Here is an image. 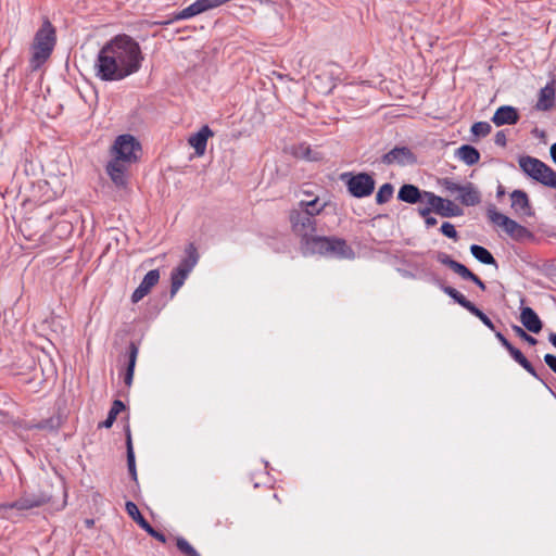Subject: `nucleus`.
Instances as JSON below:
<instances>
[{
  "instance_id": "nucleus-1",
  "label": "nucleus",
  "mask_w": 556,
  "mask_h": 556,
  "mask_svg": "<svg viewBox=\"0 0 556 556\" xmlns=\"http://www.w3.org/2000/svg\"><path fill=\"white\" fill-rule=\"evenodd\" d=\"M143 60L140 45L129 35L119 34L100 49L93 68L102 81H117L137 73Z\"/></svg>"
},
{
  "instance_id": "nucleus-2",
  "label": "nucleus",
  "mask_w": 556,
  "mask_h": 556,
  "mask_svg": "<svg viewBox=\"0 0 556 556\" xmlns=\"http://www.w3.org/2000/svg\"><path fill=\"white\" fill-rule=\"evenodd\" d=\"M111 152L114 157L108 163L106 173L117 187H124L127 184V165L139 160L141 144L132 135L124 134L116 137Z\"/></svg>"
},
{
  "instance_id": "nucleus-3",
  "label": "nucleus",
  "mask_w": 556,
  "mask_h": 556,
  "mask_svg": "<svg viewBox=\"0 0 556 556\" xmlns=\"http://www.w3.org/2000/svg\"><path fill=\"white\" fill-rule=\"evenodd\" d=\"M326 203L320 202L318 197L309 200H301L288 213V220L291 231L304 240L317 231L316 216L323 213Z\"/></svg>"
},
{
  "instance_id": "nucleus-4",
  "label": "nucleus",
  "mask_w": 556,
  "mask_h": 556,
  "mask_svg": "<svg viewBox=\"0 0 556 556\" xmlns=\"http://www.w3.org/2000/svg\"><path fill=\"white\" fill-rule=\"evenodd\" d=\"M55 45V29L49 21H46L35 35L30 64L38 68L50 56Z\"/></svg>"
},
{
  "instance_id": "nucleus-5",
  "label": "nucleus",
  "mask_w": 556,
  "mask_h": 556,
  "mask_svg": "<svg viewBox=\"0 0 556 556\" xmlns=\"http://www.w3.org/2000/svg\"><path fill=\"white\" fill-rule=\"evenodd\" d=\"M486 216L493 225L501 227L506 235L517 242L532 241L535 238L527 227L500 213L494 204L486 207Z\"/></svg>"
},
{
  "instance_id": "nucleus-6",
  "label": "nucleus",
  "mask_w": 556,
  "mask_h": 556,
  "mask_svg": "<svg viewBox=\"0 0 556 556\" xmlns=\"http://www.w3.org/2000/svg\"><path fill=\"white\" fill-rule=\"evenodd\" d=\"M431 281L440 288L442 292H444L446 295H448L455 303L467 309L470 314L479 318L484 326H486L490 330L495 331V326L493 321L479 308L477 307L472 302H470L463 293H460L455 288L447 286L444 283V281L433 276Z\"/></svg>"
},
{
  "instance_id": "nucleus-7",
  "label": "nucleus",
  "mask_w": 556,
  "mask_h": 556,
  "mask_svg": "<svg viewBox=\"0 0 556 556\" xmlns=\"http://www.w3.org/2000/svg\"><path fill=\"white\" fill-rule=\"evenodd\" d=\"M426 195L427 206L418 207V214L420 216H427L431 212L445 218L458 217L464 214V210L452 200L441 198L433 192H428Z\"/></svg>"
},
{
  "instance_id": "nucleus-8",
  "label": "nucleus",
  "mask_w": 556,
  "mask_h": 556,
  "mask_svg": "<svg viewBox=\"0 0 556 556\" xmlns=\"http://www.w3.org/2000/svg\"><path fill=\"white\" fill-rule=\"evenodd\" d=\"M340 179L345 184L349 193L357 199L369 197L376 186L374 177L368 173H343Z\"/></svg>"
},
{
  "instance_id": "nucleus-9",
  "label": "nucleus",
  "mask_w": 556,
  "mask_h": 556,
  "mask_svg": "<svg viewBox=\"0 0 556 556\" xmlns=\"http://www.w3.org/2000/svg\"><path fill=\"white\" fill-rule=\"evenodd\" d=\"M52 494L45 490L37 492H24L20 498L5 505V508L28 510L31 508L43 506L52 500Z\"/></svg>"
},
{
  "instance_id": "nucleus-10",
  "label": "nucleus",
  "mask_w": 556,
  "mask_h": 556,
  "mask_svg": "<svg viewBox=\"0 0 556 556\" xmlns=\"http://www.w3.org/2000/svg\"><path fill=\"white\" fill-rule=\"evenodd\" d=\"M381 162L384 165L397 164L400 166H406L416 164L417 157L409 148L395 147L382 155Z\"/></svg>"
},
{
  "instance_id": "nucleus-11",
  "label": "nucleus",
  "mask_w": 556,
  "mask_h": 556,
  "mask_svg": "<svg viewBox=\"0 0 556 556\" xmlns=\"http://www.w3.org/2000/svg\"><path fill=\"white\" fill-rule=\"evenodd\" d=\"M327 257L339 260H353L354 250L348 244L346 240L339 237H329L327 247Z\"/></svg>"
},
{
  "instance_id": "nucleus-12",
  "label": "nucleus",
  "mask_w": 556,
  "mask_h": 556,
  "mask_svg": "<svg viewBox=\"0 0 556 556\" xmlns=\"http://www.w3.org/2000/svg\"><path fill=\"white\" fill-rule=\"evenodd\" d=\"M328 238L326 236L309 235L300 241L303 255L319 254L327 257Z\"/></svg>"
},
{
  "instance_id": "nucleus-13",
  "label": "nucleus",
  "mask_w": 556,
  "mask_h": 556,
  "mask_svg": "<svg viewBox=\"0 0 556 556\" xmlns=\"http://www.w3.org/2000/svg\"><path fill=\"white\" fill-rule=\"evenodd\" d=\"M526 302L525 298L520 299V321L522 326L530 332L539 333L543 328V323L540 319L539 315L534 312L533 308L529 306H523Z\"/></svg>"
},
{
  "instance_id": "nucleus-14",
  "label": "nucleus",
  "mask_w": 556,
  "mask_h": 556,
  "mask_svg": "<svg viewBox=\"0 0 556 556\" xmlns=\"http://www.w3.org/2000/svg\"><path fill=\"white\" fill-rule=\"evenodd\" d=\"M428 192L429 191L419 189L415 185L404 184L397 192V200L408 204L427 202L426 194H428Z\"/></svg>"
},
{
  "instance_id": "nucleus-15",
  "label": "nucleus",
  "mask_w": 556,
  "mask_h": 556,
  "mask_svg": "<svg viewBox=\"0 0 556 556\" xmlns=\"http://www.w3.org/2000/svg\"><path fill=\"white\" fill-rule=\"evenodd\" d=\"M160 280V271L159 269H152L146 274L142 281L138 286V288L132 292L131 294V302L138 303L141 301L146 295L150 293L152 288L159 282Z\"/></svg>"
},
{
  "instance_id": "nucleus-16",
  "label": "nucleus",
  "mask_w": 556,
  "mask_h": 556,
  "mask_svg": "<svg viewBox=\"0 0 556 556\" xmlns=\"http://www.w3.org/2000/svg\"><path fill=\"white\" fill-rule=\"evenodd\" d=\"M520 118L519 112L515 106L502 105L497 108L491 121L496 126L515 125Z\"/></svg>"
},
{
  "instance_id": "nucleus-17",
  "label": "nucleus",
  "mask_w": 556,
  "mask_h": 556,
  "mask_svg": "<svg viewBox=\"0 0 556 556\" xmlns=\"http://www.w3.org/2000/svg\"><path fill=\"white\" fill-rule=\"evenodd\" d=\"M511 199V208L516 214H520L523 216L532 217L534 212L531 207L530 200L528 194L523 190H514L510 193Z\"/></svg>"
},
{
  "instance_id": "nucleus-18",
  "label": "nucleus",
  "mask_w": 556,
  "mask_h": 556,
  "mask_svg": "<svg viewBox=\"0 0 556 556\" xmlns=\"http://www.w3.org/2000/svg\"><path fill=\"white\" fill-rule=\"evenodd\" d=\"M509 355L513 357V359L519 364L527 372H529L532 377L541 381L546 389L556 397V394L554 391L546 384V382L540 377L536 369L533 367V365L527 359V357L522 354L520 350L515 348L513 344L507 349Z\"/></svg>"
},
{
  "instance_id": "nucleus-19",
  "label": "nucleus",
  "mask_w": 556,
  "mask_h": 556,
  "mask_svg": "<svg viewBox=\"0 0 556 556\" xmlns=\"http://www.w3.org/2000/svg\"><path fill=\"white\" fill-rule=\"evenodd\" d=\"M555 80L552 79L539 92V99L535 109L539 111H549L555 105Z\"/></svg>"
},
{
  "instance_id": "nucleus-20",
  "label": "nucleus",
  "mask_w": 556,
  "mask_h": 556,
  "mask_svg": "<svg viewBox=\"0 0 556 556\" xmlns=\"http://www.w3.org/2000/svg\"><path fill=\"white\" fill-rule=\"evenodd\" d=\"M518 163H519L521 170L526 175H528L530 178H532L533 180H536L539 182L540 177H541L540 169H542V161L541 160L530 156V155H525V156L519 157Z\"/></svg>"
},
{
  "instance_id": "nucleus-21",
  "label": "nucleus",
  "mask_w": 556,
  "mask_h": 556,
  "mask_svg": "<svg viewBox=\"0 0 556 556\" xmlns=\"http://www.w3.org/2000/svg\"><path fill=\"white\" fill-rule=\"evenodd\" d=\"M458 200L463 205L475 206L481 202V193L472 182L462 186Z\"/></svg>"
},
{
  "instance_id": "nucleus-22",
  "label": "nucleus",
  "mask_w": 556,
  "mask_h": 556,
  "mask_svg": "<svg viewBox=\"0 0 556 556\" xmlns=\"http://www.w3.org/2000/svg\"><path fill=\"white\" fill-rule=\"evenodd\" d=\"M212 136L213 131L205 125L189 138V143L194 149L197 155L201 156L205 153L207 139Z\"/></svg>"
},
{
  "instance_id": "nucleus-23",
  "label": "nucleus",
  "mask_w": 556,
  "mask_h": 556,
  "mask_svg": "<svg viewBox=\"0 0 556 556\" xmlns=\"http://www.w3.org/2000/svg\"><path fill=\"white\" fill-rule=\"evenodd\" d=\"M455 157L468 166H472L480 161V152L471 144H463L455 150Z\"/></svg>"
},
{
  "instance_id": "nucleus-24",
  "label": "nucleus",
  "mask_w": 556,
  "mask_h": 556,
  "mask_svg": "<svg viewBox=\"0 0 556 556\" xmlns=\"http://www.w3.org/2000/svg\"><path fill=\"white\" fill-rule=\"evenodd\" d=\"M205 1L206 0H197L189 7L185 8L184 10L175 13L173 15V18L168 23L175 22V21H180V20H187V18L193 17L202 12L207 11L208 5L205 4Z\"/></svg>"
},
{
  "instance_id": "nucleus-25",
  "label": "nucleus",
  "mask_w": 556,
  "mask_h": 556,
  "mask_svg": "<svg viewBox=\"0 0 556 556\" xmlns=\"http://www.w3.org/2000/svg\"><path fill=\"white\" fill-rule=\"evenodd\" d=\"M470 252H471L472 256L480 263H482L484 265H491V266H494L495 268H498V264H497L496 260L494 258L492 253L486 248L479 245V244H472L470 247Z\"/></svg>"
},
{
  "instance_id": "nucleus-26",
  "label": "nucleus",
  "mask_w": 556,
  "mask_h": 556,
  "mask_svg": "<svg viewBox=\"0 0 556 556\" xmlns=\"http://www.w3.org/2000/svg\"><path fill=\"white\" fill-rule=\"evenodd\" d=\"M186 256L180 261L177 267L191 273L199 261V253L194 243H189L185 250Z\"/></svg>"
},
{
  "instance_id": "nucleus-27",
  "label": "nucleus",
  "mask_w": 556,
  "mask_h": 556,
  "mask_svg": "<svg viewBox=\"0 0 556 556\" xmlns=\"http://www.w3.org/2000/svg\"><path fill=\"white\" fill-rule=\"evenodd\" d=\"M126 450H127V467L129 475L134 481H137V469H136V459L135 452L132 447L131 432L129 426L126 427Z\"/></svg>"
},
{
  "instance_id": "nucleus-28",
  "label": "nucleus",
  "mask_w": 556,
  "mask_h": 556,
  "mask_svg": "<svg viewBox=\"0 0 556 556\" xmlns=\"http://www.w3.org/2000/svg\"><path fill=\"white\" fill-rule=\"evenodd\" d=\"M189 274H190L189 271H187L186 269L179 268V267H176L172 270V274H170V281H172L170 298H174L176 295L178 290L185 283V280L188 278Z\"/></svg>"
},
{
  "instance_id": "nucleus-29",
  "label": "nucleus",
  "mask_w": 556,
  "mask_h": 556,
  "mask_svg": "<svg viewBox=\"0 0 556 556\" xmlns=\"http://www.w3.org/2000/svg\"><path fill=\"white\" fill-rule=\"evenodd\" d=\"M437 261L441 263L442 265L447 266L450 269H452L455 274H457L459 277L467 268L464 264L453 260L448 254L444 252H438L437 253Z\"/></svg>"
},
{
  "instance_id": "nucleus-30",
  "label": "nucleus",
  "mask_w": 556,
  "mask_h": 556,
  "mask_svg": "<svg viewBox=\"0 0 556 556\" xmlns=\"http://www.w3.org/2000/svg\"><path fill=\"white\" fill-rule=\"evenodd\" d=\"M126 408L121 400H114L105 420L99 424V428H111L116 420L117 415Z\"/></svg>"
},
{
  "instance_id": "nucleus-31",
  "label": "nucleus",
  "mask_w": 556,
  "mask_h": 556,
  "mask_svg": "<svg viewBox=\"0 0 556 556\" xmlns=\"http://www.w3.org/2000/svg\"><path fill=\"white\" fill-rule=\"evenodd\" d=\"M540 173L541 177L539 182L546 187L556 189V172L542 162V169H540Z\"/></svg>"
},
{
  "instance_id": "nucleus-32",
  "label": "nucleus",
  "mask_w": 556,
  "mask_h": 556,
  "mask_svg": "<svg viewBox=\"0 0 556 556\" xmlns=\"http://www.w3.org/2000/svg\"><path fill=\"white\" fill-rule=\"evenodd\" d=\"M125 509L127 511V514L132 518L134 521L137 522V525L141 528V529H144V527L147 525H149V522L147 521V519L141 515L138 506L131 502V501H127L126 504H125Z\"/></svg>"
},
{
  "instance_id": "nucleus-33",
  "label": "nucleus",
  "mask_w": 556,
  "mask_h": 556,
  "mask_svg": "<svg viewBox=\"0 0 556 556\" xmlns=\"http://www.w3.org/2000/svg\"><path fill=\"white\" fill-rule=\"evenodd\" d=\"M62 425V418L60 415L51 416L47 419L39 421L35 428L40 430L56 431Z\"/></svg>"
},
{
  "instance_id": "nucleus-34",
  "label": "nucleus",
  "mask_w": 556,
  "mask_h": 556,
  "mask_svg": "<svg viewBox=\"0 0 556 556\" xmlns=\"http://www.w3.org/2000/svg\"><path fill=\"white\" fill-rule=\"evenodd\" d=\"M393 192H394V187L392 184H390V182L383 184L379 188V190L376 194L377 204H384V203L389 202L393 195Z\"/></svg>"
},
{
  "instance_id": "nucleus-35",
  "label": "nucleus",
  "mask_w": 556,
  "mask_h": 556,
  "mask_svg": "<svg viewBox=\"0 0 556 556\" xmlns=\"http://www.w3.org/2000/svg\"><path fill=\"white\" fill-rule=\"evenodd\" d=\"M313 151L306 143H301L292 148V154L295 157L305 159L308 161H315L316 157L312 155Z\"/></svg>"
},
{
  "instance_id": "nucleus-36",
  "label": "nucleus",
  "mask_w": 556,
  "mask_h": 556,
  "mask_svg": "<svg viewBox=\"0 0 556 556\" xmlns=\"http://www.w3.org/2000/svg\"><path fill=\"white\" fill-rule=\"evenodd\" d=\"M139 353V344L135 341H131L128 345V350L125 354L127 358V365L126 368L135 369L136 362Z\"/></svg>"
},
{
  "instance_id": "nucleus-37",
  "label": "nucleus",
  "mask_w": 556,
  "mask_h": 556,
  "mask_svg": "<svg viewBox=\"0 0 556 556\" xmlns=\"http://www.w3.org/2000/svg\"><path fill=\"white\" fill-rule=\"evenodd\" d=\"M492 130L491 125L488 122H477L471 126V134L476 137H485Z\"/></svg>"
},
{
  "instance_id": "nucleus-38",
  "label": "nucleus",
  "mask_w": 556,
  "mask_h": 556,
  "mask_svg": "<svg viewBox=\"0 0 556 556\" xmlns=\"http://www.w3.org/2000/svg\"><path fill=\"white\" fill-rule=\"evenodd\" d=\"M176 546L186 556H200L197 549L185 538H177Z\"/></svg>"
},
{
  "instance_id": "nucleus-39",
  "label": "nucleus",
  "mask_w": 556,
  "mask_h": 556,
  "mask_svg": "<svg viewBox=\"0 0 556 556\" xmlns=\"http://www.w3.org/2000/svg\"><path fill=\"white\" fill-rule=\"evenodd\" d=\"M460 278L464 280H469L472 283H475L480 290L485 291L486 286L485 283L469 268H466L465 271L462 274Z\"/></svg>"
},
{
  "instance_id": "nucleus-40",
  "label": "nucleus",
  "mask_w": 556,
  "mask_h": 556,
  "mask_svg": "<svg viewBox=\"0 0 556 556\" xmlns=\"http://www.w3.org/2000/svg\"><path fill=\"white\" fill-rule=\"evenodd\" d=\"M440 231L443 236L453 239L454 241L458 240V232L455 229V226L448 222H444L441 225Z\"/></svg>"
},
{
  "instance_id": "nucleus-41",
  "label": "nucleus",
  "mask_w": 556,
  "mask_h": 556,
  "mask_svg": "<svg viewBox=\"0 0 556 556\" xmlns=\"http://www.w3.org/2000/svg\"><path fill=\"white\" fill-rule=\"evenodd\" d=\"M513 330L520 339L528 342L530 345H535L538 343V340L531 334L527 333L521 327L514 325Z\"/></svg>"
},
{
  "instance_id": "nucleus-42",
  "label": "nucleus",
  "mask_w": 556,
  "mask_h": 556,
  "mask_svg": "<svg viewBox=\"0 0 556 556\" xmlns=\"http://www.w3.org/2000/svg\"><path fill=\"white\" fill-rule=\"evenodd\" d=\"M440 184L444 188V190L451 194L456 193V192L459 193V190L463 186V185L454 182L450 178H443Z\"/></svg>"
},
{
  "instance_id": "nucleus-43",
  "label": "nucleus",
  "mask_w": 556,
  "mask_h": 556,
  "mask_svg": "<svg viewBox=\"0 0 556 556\" xmlns=\"http://www.w3.org/2000/svg\"><path fill=\"white\" fill-rule=\"evenodd\" d=\"M148 534H150L152 538L156 539L157 541L165 543L166 536L164 533L155 530L150 523L147 525L143 529Z\"/></svg>"
},
{
  "instance_id": "nucleus-44",
  "label": "nucleus",
  "mask_w": 556,
  "mask_h": 556,
  "mask_svg": "<svg viewBox=\"0 0 556 556\" xmlns=\"http://www.w3.org/2000/svg\"><path fill=\"white\" fill-rule=\"evenodd\" d=\"M544 362L548 366V368L556 374V355L545 354Z\"/></svg>"
},
{
  "instance_id": "nucleus-45",
  "label": "nucleus",
  "mask_w": 556,
  "mask_h": 556,
  "mask_svg": "<svg viewBox=\"0 0 556 556\" xmlns=\"http://www.w3.org/2000/svg\"><path fill=\"white\" fill-rule=\"evenodd\" d=\"M494 142L495 144L500 146V147H505L506 143H507V138H506V134L504 130H500L496 132L495 137H494Z\"/></svg>"
},
{
  "instance_id": "nucleus-46",
  "label": "nucleus",
  "mask_w": 556,
  "mask_h": 556,
  "mask_svg": "<svg viewBox=\"0 0 556 556\" xmlns=\"http://www.w3.org/2000/svg\"><path fill=\"white\" fill-rule=\"evenodd\" d=\"M135 369L126 368L125 376H124V382L126 386L130 387L134 379Z\"/></svg>"
},
{
  "instance_id": "nucleus-47",
  "label": "nucleus",
  "mask_w": 556,
  "mask_h": 556,
  "mask_svg": "<svg viewBox=\"0 0 556 556\" xmlns=\"http://www.w3.org/2000/svg\"><path fill=\"white\" fill-rule=\"evenodd\" d=\"M494 332H495L496 339L507 350L511 345V343L506 339V337L502 332H500V331H494Z\"/></svg>"
},
{
  "instance_id": "nucleus-48",
  "label": "nucleus",
  "mask_w": 556,
  "mask_h": 556,
  "mask_svg": "<svg viewBox=\"0 0 556 556\" xmlns=\"http://www.w3.org/2000/svg\"><path fill=\"white\" fill-rule=\"evenodd\" d=\"M422 217L425 218V223H426L427 227H433V226H435L438 224L437 218L430 216V214L427 215V216H422Z\"/></svg>"
},
{
  "instance_id": "nucleus-49",
  "label": "nucleus",
  "mask_w": 556,
  "mask_h": 556,
  "mask_svg": "<svg viewBox=\"0 0 556 556\" xmlns=\"http://www.w3.org/2000/svg\"><path fill=\"white\" fill-rule=\"evenodd\" d=\"M549 153L553 162L556 164V142L551 146Z\"/></svg>"
},
{
  "instance_id": "nucleus-50",
  "label": "nucleus",
  "mask_w": 556,
  "mask_h": 556,
  "mask_svg": "<svg viewBox=\"0 0 556 556\" xmlns=\"http://www.w3.org/2000/svg\"><path fill=\"white\" fill-rule=\"evenodd\" d=\"M504 194H505L504 187L502 185H498L497 190H496V197L502 198Z\"/></svg>"
},
{
  "instance_id": "nucleus-51",
  "label": "nucleus",
  "mask_w": 556,
  "mask_h": 556,
  "mask_svg": "<svg viewBox=\"0 0 556 556\" xmlns=\"http://www.w3.org/2000/svg\"><path fill=\"white\" fill-rule=\"evenodd\" d=\"M548 341L552 343L554 348H556V333H551L548 336Z\"/></svg>"
},
{
  "instance_id": "nucleus-52",
  "label": "nucleus",
  "mask_w": 556,
  "mask_h": 556,
  "mask_svg": "<svg viewBox=\"0 0 556 556\" xmlns=\"http://www.w3.org/2000/svg\"><path fill=\"white\" fill-rule=\"evenodd\" d=\"M86 525H87L88 527H91V526L93 525V520H92V519H87V520H86Z\"/></svg>"
}]
</instances>
